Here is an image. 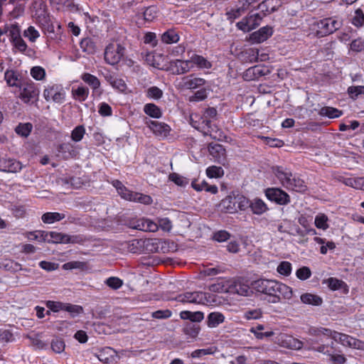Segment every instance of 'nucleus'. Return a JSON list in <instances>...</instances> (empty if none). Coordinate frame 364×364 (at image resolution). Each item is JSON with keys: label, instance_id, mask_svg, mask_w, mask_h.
Here are the masks:
<instances>
[{"label": "nucleus", "instance_id": "obj_24", "mask_svg": "<svg viewBox=\"0 0 364 364\" xmlns=\"http://www.w3.org/2000/svg\"><path fill=\"white\" fill-rule=\"evenodd\" d=\"M249 207L256 215H262L268 210L267 204L262 199L257 198L250 200Z\"/></svg>", "mask_w": 364, "mask_h": 364}, {"label": "nucleus", "instance_id": "obj_9", "mask_svg": "<svg viewBox=\"0 0 364 364\" xmlns=\"http://www.w3.org/2000/svg\"><path fill=\"white\" fill-rule=\"evenodd\" d=\"M274 343L281 347L293 350H299L303 346L301 341L286 333L277 335L274 338Z\"/></svg>", "mask_w": 364, "mask_h": 364}, {"label": "nucleus", "instance_id": "obj_21", "mask_svg": "<svg viewBox=\"0 0 364 364\" xmlns=\"http://www.w3.org/2000/svg\"><path fill=\"white\" fill-rule=\"evenodd\" d=\"M43 95L47 101L52 100L56 103H62L65 99L64 92L57 91L54 87L46 89Z\"/></svg>", "mask_w": 364, "mask_h": 364}, {"label": "nucleus", "instance_id": "obj_39", "mask_svg": "<svg viewBox=\"0 0 364 364\" xmlns=\"http://www.w3.org/2000/svg\"><path fill=\"white\" fill-rule=\"evenodd\" d=\"M58 151L60 153L66 154L64 157H73L76 155L73 145L70 143H63L58 146Z\"/></svg>", "mask_w": 364, "mask_h": 364}, {"label": "nucleus", "instance_id": "obj_40", "mask_svg": "<svg viewBox=\"0 0 364 364\" xmlns=\"http://www.w3.org/2000/svg\"><path fill=\"white\" fill-rule=\"evenodd\" d=\"M324 283L333 291L338 290L346 287L344 282L334 277L327 279L324 281Z\"/></svg>", "mask_w": 364, "mask_h": 364}, {"label": "nucleus", "instance_id": "obj_48", "mask_svg": "<svg viewBox=\"0 0 364 364\" xmlns=\"http://www.w3.org/2000/svg\"><path fill=\"white\" fill-rule=\"evenodd\" d=\"M31 76L36 80H42L46 77V70L41 66H34L31 70Z\"/></svg>", "mask_w": 364, "mask_h": 364}, {"label": "nucleus", "instance_id": "obj_42", "mask_svg": "<svg viewBox=\"0 0 364 364\" xmlns=\"http://www.w3.org/2000/svg\"><path fill=\"white\" fill-rule=\"evenodd\" d=\"M261 309H247L243 312V318L247 320H256L262 316Z\"/></svg>", "mask_w": 364, "mask_h": 364}, {"label": "nucleus", "instance_id": "obj_6", "mask_svg": "<svg viewBox=\"0 0 364 364\" xmlns=\"http://www.w3.org/2000/svg\"><path fill=\"white\" fill-rule=\"evenodd\" d=\"M45 236L46 238L43 239L44 242H47L48 243H78L82 240L79 236L69 235L54 231L46 232Z\"/></svg>", "mask_w": 364, "mask_h": 364}, {"label": "nucleus", "instance_id": "obj_23", "mask_svg": "<svg viewBox=\"0 0 364 364\" xmlns=\"http://www.w3.org/2000/svg\"><path fill=\"white\" fill-rule=\"evenodd\" d=\"M172 66L175 68V73L177 75L188 73L193 68V65L190 60H176L172 63Z\"/></svg>", "mask_w": 364, "mask_h": 364}, {"label": "nucleus", "instance_id": "obj_31", "mask_svg": "<svg viewBox=\"0 0 364 364\" xmlns=\"http://www.w3.org/2000/svg\"><path fill=\"white\" fill-rule=\"evenodd\" d=\"M314 240L321 245L320 252L322 255H326L328 250H333L336 248V244L333 241H326L325 238L315 237Z\"/></svg>", "mask_w": 364, "mask_h": 364}, {"label": "nucleus", "instance_id": "obj_18", "mask_svg": "<svg viewBox=\"0 0 364 364\" xmlns=\"http://www.w3.org/2000/svg\"><path fill=\"white\" fill-rule=\"evenodd\" d=\"M268 72V69L262 65H255L246 70L244 73L243 77L246 80H255L259 77L265 75Z\"/></svg>", "mask_w": 364, "mask_h": 364}, {"label": "nucleus", "instance_id": "obj_22", "mask_svg": "<svg viewBox=\"0 0 364 364\" xmlns=\"http://www.w3.org/2000/svg\"><path fill=\"white\" fill-rule=\"evenodd\" d=\"M190 121L191 126L201 132L206 129L207 126L208 127V124H210L208 119H205L203 117L197 114H191Z\"/></svg>", "mask_w": 364, "mask_h": 364}, {"label": "nucleus", "instance_id": "obj_35", "mask_svg": "<svg viewBox=\"0 0 364 364\" xmlns=\"http://www.w3.org/2000/svg\"><path fill=\"white\" fill-rule=\"evenodd\" d=\"M318 114L321 116L333 119L341 116L342 111L331 107H323L319 110Z\"/></svg>", "mask_w": 364, "mask_h": 364}, {"label": "nucleus", "instance_id": "obj_61", "mask_svg": "<svg viewBox=\"0 0 364 364\" xmlns=\"http://www.w3.org/2000/svg\"><path fill=\"white\" fill-rule=\"evenodd\" d=\"M24 36L28 38L31 41L34 42L39 37V33L34 27L29 26L24 31Z\"/></svg>", "mask_w": 364, "mask_h": 364}, {"label": "nucleus", "instance_id": "obj_20", "mask_svg": "<svg viewBox=\"0 0 364 364\" xmlns=\"http://www.w3.org/2000/svg\"><path fill=\"white\" fill-rule=\"evenodd\" d=\"M272 35V28L270 26H264L257 31L252 33L250 39L255 43H262Z\"/></svg>", "mask_w": 364, "mask_h": 364}, {"label": "nucleus", "instance_id": "obj_26", "mask_svg": "<svg viewBox=\"0 0 364 364\" xmlns=\"http://www.w3.org/2000/svg\"><path fill=\"white\" fill-rule=\"evenodd\" d=\"M72 96L75 100L80 102L87 100L89 95V89L85 86H78L77 88H72Z\"/></svg>", "mask_w": 364, "mask_h": 364}, {"label": "nucleus", "instance_id": "obj_53", "mask_svg": "<svg viewBox=\"0 0 364 364\" xmlns=\"http://www.w3.org/2000/svg\"><path fill=\"white\" fill-rule=\"evenodd\" d=\"M157 16V8L155 6L147 7L144 11V18L147 21H152Z\"/></svg>", "mask_w": 364, "mask_h": 364}, {"label": "nucleus", "instance_id": "obj_27", "mask_svg": "<svg viewBox=\"0 0 364 364\" xmlns=\"http://www.w3.org/2000/svg\"><path fill=\"white\" fill-rule=\"evenodd\" d=\"M301 301L305 304L313 306H321L323 303V299L318 295L305 293L301 295Z\"/></svg>", "mask_w": 364, "mask_h": 364}, {"label": "nucleus", "instance_id": "obj_13", "mask_svg": "<svg viewBox=\"0 0 364 364\" xmlns=\"http://www.w3.org/2000/svg\"><path fill=\"white\" fill-rule=\"evenodd\" d=\"M336 336H337V341L340 342L343 346L358 350H364L363 341L341 333H338Z\"/></svg>", "mask_w": 364, "mask_h": 364}, {"label": "nucleus", "instance_id": "obj_34", "mask_svg": "<svg viewBox=\"0 0 364 364\" xmlns=\"http://www.w3.org/2000/svg\"><path fill=\"white\" fill-rule=\"evenodd\" d=\"M191 61V64L193 66L196 65L200 68H210L212 65L211 63L203 56L199 55H193L190 59Z\"/></svg>", "mask_w": 364, "mask_h": 364}, {"label": "nucleus", "instance_id": "obj_1", "mask_svg": "<svg viewBox=\"0 0 364 364\" xmlns=\"http://www.w3.org/2000/svg\"><path fill=\"white\" fill-rule=\"evenodd\" d=\"M273 173L285 188L300 193L306 191L304 181L297 174H293L289 169L282 166H277L273 168Z\"/></svg>", "mask_w": 364, "mask_h": 364}, {"label": "nucleus", "instance_id": "obj_11", "mask_svg": "<svg viewBox=\"0 0 364 364\" xmlns=\"http://www.w3.org/2000/svg\"><path fill=\"white\" fill-rule=\"evenodd\" d=\"M205 80L193 75L185 76L178 82L177 87L179 89L193 90L204 85Z\"/></svg>", "mask_w": 364, "mask_h": 364}, {"label": "nucleus", "instance_id": "obj_63", "mask_svg": "<svg viewBox=\"0 0 364 364\" xmlns=\"http://www.w3.org/2000/svg\"><path fill=\"white\" fill-rule=\"evenodd\" d=\"M172 313L170 310H158L152 313V317L157 319H166L171 316Z\"/></svg>", "mask_w": 364, "mask_h": 364}, {"label": "nucleus", "instance_id": "obj_43", "mask_svg": "<svg viewBox=\"0 0 364 364\" xmlns=\"http://www.w3.org/2000/svg\"><path fill=\"white\" fill-rule=\"evenodd\" d=\"M82 50L87 53H92L95 51V44L91 38H86L80 43Z\"/></svg>", "mask_w": 364, "mask_h": 364}, {"label": "nucleus", "instance_id": "obj_45", "mask_svg": "<svg viewBox=\"0 0 364 364\" xmlns=\"http://www.w3.org/2000/svg\"><path fill=\"white\" fill-rule=\"evenodd\" d=\"M206 174L209 178H220L224 175V171L220 166H211L206 169Z\"/></svg>", "mask_w": 364, "mask_h": 364}, {"label": "nucleus", "instance_id": "obj_33", "mask_svg": "<svg viewBox=\"0 0 364 364\" xmlns=\"http://www.w3.org/2000/svg\"><path fill=\"white\" fill-rule=\"evenodd\" d=\"M65 217V215L63 213H57V212H54V213L48 212V213H44L42 215L41 220L44 223L51 224L55 222H58V221H60V220L64 219Z\"/></svg>", "mask_w": 364, "mask_h": 364}, {"label": "nucleus", "instance_id": "obj_2", "mask_svg": "<svg viewBox=\"0 0 364 364\" xmlns=\"http://www.w3.org/2000/svg\"><path fill=\"white\" fill-rule=\"evenodd\" d=\"M112 185L116 188L118 194L124 200L140 203L144 205H149L153 201L151 196L137 192H133L127 189L122 182L118 180L114 181Z\"/></svg>", "mask_w": 364, "mask_h": 364}, {"label": "nucleus", "instance_id": "obj_59", "mask_svg": "<svg viewBox=\"0 0 364 364\" xmlns=\"http://www.w3.org/2000/svg\"><path fill=\"white\" fill-rule=\"evenodd\" d=\"M296 277L301 280H306L311 275L310 269L307 267H303L296 270Z\"/></svg>", "mask_w": 364, "mask_h": 364}, {"label": "nucleus", "instance_id": "obj_62", "mask_svg": "<svg viewBox=\"0 0 364 364\" xmlns=\"http://www.w3.org/2000/svg\"><path fill=\"white\" fill-rule=\"evenodd\" d=\"M364 49V42L360 39H355L350 44V50L353 52L358 53Z\"/></svg>", "mask_w": 364, "mask_h": 364}, {"label": "nucleus", "instance_id": "obj_52", "mask_svg": "<svg viewBox=\"0 0 364 364\" xmlns=\"http://www.w3.org/2000/svg\"><path fill=\"white\" fill-rule=\"evenodd\" d=\"M277 271L284 276H289L291 272V264L289 262L283 261L277 267Z\"/></svg>", "mask_w": 364, "mask_h": 364}, {"label": "nucleus", "instance_id": "obj_19", "mask_svg": "<svg viewBox=\"0 0 364 364\" xmlns=\"http://www.w3.org/2000/svg\"><path fill=\"white\" fill-rule=\"evenodd\" d=\"M99 360L107 364H114L117 362L119 357L112 348H105L98 355Z\"/></svg>", "mask_w": 364, "mask_h": 364}, {"label": "nucleus", "instance_id": "obj_64", "mask_svg": "<svg viewBox=\"0 0 364 364\" xmlns=\"http://www.w3.org/2000/svg\"><path fill=\"white\" fill-rule=\"evenodd\" d=\"M4 77L10 86H18L16 84L17 77L13 70H7L5 73Z\"/></svg>", "mask_w": 364, "mask_h": 364}, {"label": "nucleus", "instance_id": "obj_51", "mask_svg": "<svg viewBox=\"0 0 364 364\" xmlns=\"http://www.w3.org/2000/svg\"><path fill=\"white\" fill-rule=\"evenodd\" d=\"M348 94L353 100H356L359 95H364V86H350L348 88Z\"/></svg>", "mask_w": 364, "mask_h": 364}, {"label": "nucleus", "instance_id": "obj_3", "mask_svg": "<svg viewBox=\"0 0 364 364\" xmlns=\"http://www.w3.org/2000/svg\"><path fill=\"white\" fill-rule=\"evenodd\" d=\"M125 48L118 43H109L105 50V60L109 65H117L124 55Z\"/></svg>", "mask_w": 364, "mask_h": 364}, {"label": "nucleus", "instance_id": "obj_29", "mask_svg": "<svg viewBox=\"0 0 364 364\" xmlns=\"http://www.w3.org/2000/svg\"><path fill=\"white\" fill-rule=\"evenodd\" d=\"M179 39L178 33L173 29L167 30L161 36V41L166 44L176 43Z\"/></svg>", "mask_w": 364, "mask_h": 364}, {"label": "nucleus", "instance_id": "obj_46", "mask_svg": "<svg viewBox=\"0 0 364 364\" xmlns=\"http://www.w3.org/2000/svg\"><path fill=\"white\" fill-rule=\"evenodd\" d=\"M63 311L69 312L72 317H75L82 313L83 309L81 306L64 304Z\"/></svg>", "mask_w": 364, "mask_h": 364}, {"label": "nucleus", "instance_id": "obj_17", "mask_svg": "<svg viewBox=\"0 0 364 364\" xmlns=\"http://www.w3.org/2000/svg\"><path fill=\"white\" fill-rule=\"evenodd\" d=\"M146 124L153 133L159 137H166L171 130L169 126L163 122L149 120Z\"/></svg>", "mask_w": 364, "mask_h": 364}, {"label": "nucleus", "instance_id": "obj_30", "mask_svg": "<svg viewBox=\"0 0 364 364\" xmlns=\"http://www.w3.org/2000/svg\"><path fill=\"white\" fill-rule=\"evenodd\" d=\"M202 133L204 135H208L212 139L218 141L223 140L225 137L224 133L220 129H218L217 127H213L210 123L208 124V127L207 126L206 129H204Z\"/></svg>", "mask_w": 364, "mask_h": 364}, {"label": "nucleus", "instance_id": "obj_54", "mask_svg": "<svg viewBox=\"0 0 364 364\" xmlns=\"http://www.w3.org/2000/svg\"><path fill=\"white\" fill-rule=\"evenodd\" d=\"M65 343L60 338H54L51 342V348L56 353H60L65 350Z\"/></svg>", "mask_w": 364, "mask_h": 364}, {"label": "nucleus", "instance_id": "obj_32", "mask_svg": "<svg viewBox=\"0 0 364 364\" xmlns=\"http://www.w3.org/2000/svg\"><path fill=\"white\" fill-rule=\"evenodd\" d=\"M208 151L210 154L218 161L225 158V149L220 144H210L208 146Z\"/></svg>", "mask_w": 364, "mask_h": 364}, {"label": "nucleus", "instance_id": "obj_4", "mask_svg": "<svg viewBox=\"0 0 364 364\" xmlns=\"http://www.w3.org/2000/svg\"><path fill=\"white\" fill-rule=\"evenodd\" d=\"M176 300L181 303L208 304L213 301L209 293L203 291L186 292L178 295Z\"/></svg>", "mask_w": 364, "mask_h": 364}, {"label": "nucleus", "instance_id": "obj_15", "mask_svg": "<svg viewBox=\"0 0 364 364\" xmlns=\"http://www.w3.org/2000/svg\"><path fill=\"white\" fill-rule=\"evenodd\" d=\"M229 293L247 296L252 291L248 284L240 280H230Z\"/></svg>", "mask_w": 364, "mask_h": 364}, {"label": "nucleus", "instance_id": "obj_7", "mask_svg": "<svg viewBox=\"0 0 364 364\" xmlns=\"http://www.w3.org/2000/svg\"><path fill=\"white\" fill-rule=\"evenodd\" d=\"M267 198L279 205H285L290 203V196L279 188H269L265 191Z\"/></svg>", "mask_w": 364, "mask_h": 364}, {"label": "nucleus", "instance_id": "obj_50", "mask_svg": "<svg viewBox=\"0 0 364 364\" xmlns=\"http://www.w3.org/2000/svg\"><path fill=\"white\" fill-rule=\"evenodd\" d=\"M168 178L170 181H173L174 183L179 186H186L188 183V181L182 176L176 173H172L169 175Z\"/></svg>", "mask_w": 364, "mask_h": 364}, {"label": "nucleus", "instance_id": "obj_55", "mask_svg": "<svg viewBox=\"0 0 364 364\" xmlns=\"http://www.w3.org/2000/svg\"><path fill=\"white\" fill-rule=\"evenodd\" d=\"M146 95L149 98H153L155 100L160 99L163 95V92L161 89H159L158 87L153 86L149 87L147 90Z\"/></svg>", "mask_w": 364, "mask_h": 364}, {"label": "nucleus", "instance_id": "obj_47", "mask_svg": "<svg viewBox=\"0 0 364 364\" xmlns=\"http://www.w3.org/2000/svg\"><path fill=\"white\" fill-rule=\"evenodd\" d=\"M32 129V125L30 123L20 124L16 129V132L22 136H28Z\"/></svg>", "mask_w": 364, "mask_h": 364}, {"label": "nucleus", "instance_id": "obj_56", "mask_svg": "<svg viewBox=\"0 0 364 364\" xmlns=\"http://www.w3.org/2000/svg\"><path fill=\"white\" fill-rule=\"evenodd\" d=\"M352 23L357 26H362L364 23V14L363 13L361 9H357L355 11V16L352 19Z\"/></svg>", "mask_w": 364, "mask_h": 364}, {"label": "nucleus", "instance_id": "obj_28", "mask_svg": "<svg viewBox=\"0 0 364 364\" xmlns=\"http://www.w3.org/2000/svg\"><path fill=\"white\" fill-rule=\"evenodd\" d=\"M225 316L220 312H212L208 314L207 318V324L210 328H215L219 324L224 322Z\"/></svg>", "mask_w": 364, "mask_h": 364}, {"label": "nucleus", "instance_id": "obj_58", "mask_svg": "<svg viewBox=\"0 0 364 364\" xmlns=\"http://www.w3.org/2000/svg\"><path fill=\"white\" fill-rule=\"evenodd\" d=\"M247 18L252 31L260 24L262 17L259 14H255L247 16Z\"/></svg>", "mask_w": 364, "mask_h": 364}, {"label": "nucleus", "instance_id": "obj_5", "mask_svg": "<svg viewBox=\"0 0 364 364\" xmlns=\"http://www.w3.org/2000/svg\"><path fill=\"white\" fill-rule=\"evenodd\" d=\"M317 35L326 36L339 29L341 22L333 18H326L317 21L315 24Z\"/></svg>", "mask_w": 364, "mask_h": 364}, {"label": "nucleus", "instance_id": "obj_36", "mask_svg": "<svg viewBox=\"0 0 364 364\" xmlns=\"http://www.w3.org/2000/svg\"><path fill=\"white\" fill-rule=\"evenodd\" d=\"M106 79L112 86V87L122 92L126 90L127 85L122 79L117 78V77L114 76L106 77Z\"/></svg>", "mask_w": 364, "mask_h": 364}, {"label": "nucleus", "instance_id": "obj_14", "mask_svg": "<svg viewBox=\"0 0 364 364\" xmlns=\"http://www.w3.org/2000/svg\"><path fill=\"white\" fill-rule=\"evenodd\" d=\"M338 333L337 331L323 327H311L308 331L309 335L317 338V341H321L323 336L331 338L335 341H337V336H336V334H338Z\"/></svg>", "mask_w": 364, "mask_h": 364}, {"label": "nucleus", "instance_id": "obj_16", "mask_svg": "<svg viewBox=\"0 0 364 364\" xmlns=\"http://www.w3.org/2000/svg\"><path fill=\"white\" fill-rule=\"evenodd\" d=\"M22 168L21 164L12 159L0 158V171L17 173Z\"/></svg>", "mask_w": 364, "mask_h": 364}, {"label": "nucleus", "instance_id": "obj_12", "mask_svg": "<svg viewBox=\"0 0 364 364\" xmlns=\"http://www.w3.org/2000/svg\"><path fill=\"white\" fill-rule=\"evenodd\" d=\"M292 296L293 291L291 287L283 283L277 282V285L275 289V296H274L272 302H280L282 299L289 300L291 299Z\"/></svg>", "mask_w": 364, "mask_h": 364}, {"label": "nucleus", "instance_id": "obj_38", "mask_svg": "<svg viewBox=\"0 0 364 364\" xmlns=\"http://www.w3.org/2000/svg\"><path fill=\"white\" fill-rule=\"evenodd\" d=\"M144 112L153 118H160L161 117V111L160 108L154 104H146L144 107Z\"/></svg>", "mask_w": 364, "mask_h": 364}, {"label": "nucleus", "instance_id": "obj_8", "mask_svg": "<svg viewBox=\"0 0 364 364\" xmlns=\"http://www.w3.org/2000/svg\"><path fill=\"white\" fill-rule=\"evenodd\" d=\"M277 281L271 279H258L252 283L253 288L258 292L267 294L271 297L275 296Z\"/></svg>", "mask_w": 364, "mask_h": 364}, {"label": "nucleus", "instance_id": "obj_25", "mask_svg": "<svg viewBox=\"0 0 364 364\" xmlns=\"http://www.w3.org/2000/svg\"><path fill=\"white\" fill-rule=\"evenodd\" d=\"M81 79L92 88L94 94L98 92L100 81L96 76L85 73L81 75Z\"/></svg>", "mask_w": 364, "mask_h": 364}, {"label": "nucleus", "instance_id": "obj_41", "mask_svg": "<svg viewBox=\"0 0 364 364\" xmlns=\"http://www.w3.org/2000/svg\"><path fill=\"white\" fill-rule=\"evenodd\" d=\"M328 217L323 213L318 214L315 218L314 224L315 226L323 230H326L328 228Z\"/></svg>", "mask_w": 364, "mask_h": 364}, {"label": "nucleus", "instance_id": "obj_57", "mask_svg": "<svg viewBox=\"0 0 364 364\" xmlns=\"http://www.w3.org/2000/svg\"><path fill=\"white\" fill-rule=\"evenodd\" d=\"M46 232L45 231H34V232H28L26 233V237L31 240H38L40 242H44V238Z\"/></svg>", "mask_w": 364, "mask_h": 364}, {"label": "nucleus", "instance_id": "obj_49", "mask_svg": "<svg viewBox=\"0 0 364 364\" xmlns=\"http://www.w3.org/2000/svg\"><path fill=\"white\" fill-rule=\"evenodd\" d=\"M105 283L111 289L117 290L123 285V281L116 277H111L107 279Z\"/></svg>", "mask_w": 364, "mask_h": 364}, {"label": "nucleus", "instance_id": "obj_60", "mask_svg": "<svg viewBox=\"0 0 364 364\" xmlns=\"http://www.w3.org/2000/svg\"><path fill=\"white\" fill-rule=\"evenodd\" d=\"M207 97V91L205 89H200L196 92L193 95L189 97L190 102H199Z\"/></svg>", "mask_w": 364, "mask_h": 364}, {"label": "nucleus", "instance_id": "obj_10", "mask_svg": "<svg viewBox=\"0 0 364 364\" xmlns=\"http://www.w3.org/2000/svg\"><path fill=\"white\" fill-rule=\"evenodd\" d=\"M18 86L21 90L20 98L25 103L30 102L31 100L38 95L39 91L36 87L35 84L31 81L25 82Z\"/></svg>", "mask_w": 364, "mask_h": 364}, {"label": "nucleus", "instance_id": "obj_44", "mask_svg": "<svg viewBox=\"0 0 364 364\" xmlns=\"http://www.w3.org/2000/svg\"><path fill=\"white\" fill-rule=\"evenodd\" d=\"M85 134V129L82 125L77 126L71 132L70 137L75 142L80 141Z\"/></svg>", "mask_w": 364, "mask_h": 364}, {"label": "nucleus", "instance_id": "obj_37", "mask_svg": "<svg viewBox=\"0 0 364 364\" xmlns=\"http://www.w3.org/2000/svg\"><path fill=\"white\" fill-rule=\"evenodd\" d=\"M230 289V280H227L225 282H219L215 284H211L209 287V290L213 292H218V293H229Z\"/></svg>", "mask_w": 364, "mask_h": 364}]
</instances>
